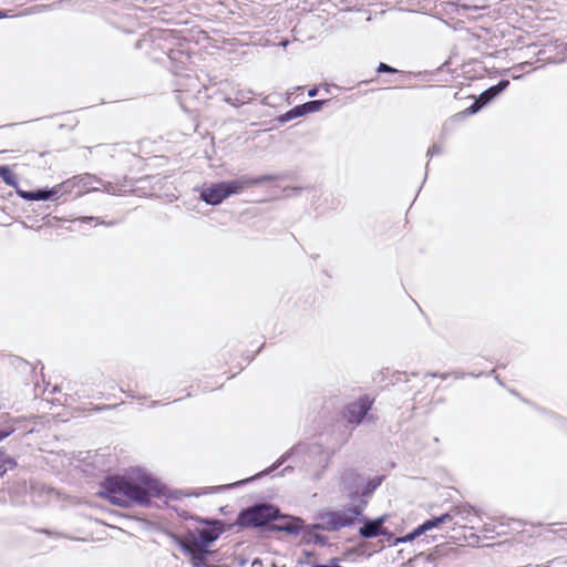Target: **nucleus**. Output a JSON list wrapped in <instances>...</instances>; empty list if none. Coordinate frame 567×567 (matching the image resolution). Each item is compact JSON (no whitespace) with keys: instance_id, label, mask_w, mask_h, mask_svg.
Instances as JSON below:
<instances>
[{"instance_id":"f257e3e1","label":"nucleus","mask_w":567,"mask_h":567,"mask_svg":"<svg viewBox=\"0 0 567 567\" xmlns=\"http://www.w3.org/2000/svg\"><path fill=\"white\" fill-rule=\"evenodd\" d=\"M100 494L121 507L146 506L153 497L165 495V486L150 473L138 470L127 476L107 477Z\"/></svg>"},{"instance_id":"f03ea898","label":"nucleus","mask_w":567,"mask_h":567,"mask_svg":"<svg viewBox=\"0 0 567 567\" xmlns=\"http://www.w3.org/2000/svg\"><path fill=\"white\" fill-rule=\"evenodd\" d=\"M383 480V475L369 476L354 468H346L340 476V491L352 506H360L364 512L372 494Z\"/></svg>"},{"instance_id":"7ed1b4c3","label":"nucleus","mask_w":567,"mask_h":567,"mask_svg":"<svg viewBox=\"0 0 567 567\" xmlns=\"http://www.w3.org/2000/svg\"><path fill=\"white\" fill-rule=\"evenodd\" d=\"M363 514L360 506H350L346 509L328 511L319 515V523L313 524V529H322L328 532L339 530L343 527H350L355 524L357 519Z\"/></svg>"},{"instance_id":"20e7f679","label":"nucleus","mask_w":567,"mask_h":567,"mask_svg":"<svg viewBox=\"0 0 567 567\" xmlns=\"http://www.w3.org/2000/svg\"><path fill=\"white\" fill-rule=\"evenodd\" d=\"M280 516L279 509L269 504H257L238 514L236 525L239 527H261Z\"/></svg>"},{"instance_id":"39448f33","label":"nucleus","mask_w":567,"mask_h":567,"mask_svg":"<svg viewBox=\"0 0 567 567\" xmlns=\"http://www.w3.org/2000/svg\"><path fill=\"white\" fill-rule=\"evenodd\" d=\"M64 193H71L74 188H79V195L87 192L100 190V186H103L104 190L111 192V184H104L102 179L91 174H83L73 176L62 183Z\"/></svg>"},{"instance_id":"423d86ee","label":"nucleus","mask_w":567,"mask_h":567,"mask_svg":"<svg viewBox=\"0 0 567 567\" xmlns=\"http://www.w3.org/2000/svg\"><path fill=\"white\" fill-rule=\"evenodd\" d=\"M442 518L441 525L452 523L453 526H465L473 523L476 517V512L467 504H462L452 507L447 513L437 516Z\"/></svg>"},{"instance_id":"0eeeda50","label":"nucleus","mask_w":567,"mask_h":567,"mask_svg":"<svg viewBox=\"0 0 567 567\" xmlns=\"http://www.w3.org/2000/svg\"><path fill=\"white\" fill-rule=\"evenodd\" d=\"M374 400L369 395H362L357 401L347 405L344 419L348 423L359 425L371 410Z\"/></svg>"},{"instance_id":"6e6552de","label":"nucleus","mask_w":567,"mask_h":567,"mask_svg":"<svg viewBox=\"0 0 567 567\" xmlns=\"http://www.w3.org/2000/svg\"><path fill=\"white\" fill-rule=\"evenodd\" d=\"M203 522L209 527L198 530V540L202 547H209L223 534L224 523L218 519H204Z\"/></svg>"},{"instance_id":"1a4fd4ad","label":"nucleus","mask_w":567,"mask_h":567,"mask_svg":"<svg viewBox=\"0 0 567 567\" xmlns=\"http://www.w3.org/2000/svg\"><path fill=\"white\" fill-rule=\"evenodd\" d=\"M386 520V516H380L375 519H368L363 516V514L357 519V522H362V526L359 529V535L362 538H373L379 535H384L385 529L383 528V524Z\"/></svg>"},{"instance_id":"9d476101","label":"nucleus","mask_w":567,"mask_h":567,"mask_svg":"<svg viewBox=\"0 0 567 567\" xmlns=\"http://www.w3.org/2000/svg\"><path fill=\"white\" fill-rule=\"evenodd\" d=\"M228 196L223 182L204 187L200 192V199L212 206L219 205Z\"/></svg>"},{"instance_id":"9b49d317","label":"nucleus","mask_w":567,"mask_h":567,"mask_svg":"<svg viewBox=\"0 0 567 567\" xmlns=\"http://www.w3.org/2000/svg\"><path fill=\"white\" fill-rule=\"evenodd\" d=\"M174 538L179 548L187 555L196 553L199 549V547H202V544L198 540V536L194 535L193 533L186 535L185 538H181L177 536H175Z\"/></svg>"},{"instance_id":"f8f14e48","label":"nucleus","mask_w":567,"mask_h":567,"mask_svg":"<svg viewBox=\"0 0 567 567\" xmlns=\"http://www.w3.org/2000/svg\"><path fill=\"white\" fill-rule=\"evenodd\" d=\"M227 196L237 195L243 193L245 189L250 188L248 176L243 175L236 179L223 182Z\"/></svg>"},{"instance_id":"ddd939ff","label":"nucleus","mask_w":567,"mask_h":567,"mask_svg":"<svg viewBox=\"0 0 567 567\" xmlns=\"http://www.w3.org/2000/svg\"><path fill=\"white\" fill-rule=\"evenodd\" d=\"M508 85H509L508 80H501L496 85H493V86L486 89L484 92H482L478 97L483 102V104L487 105L496 96H498L503 91H505Z\"/></svg>"},{"instance_id":"4468645a","label":"nucleus","mask_w":567,"mask_h":567,"mask_svg":"<svg viewBox=\"0 0 567 567\" xmlns=\"http://www.w3.org/2000/svg\"><path fill=\"white\" fill-rule=\"evenodd\" d=\"M64 189L62 183L59 185H55L54 187L50 189H38L33 190V200H55L62 195H64Z\"/></svg>"},{"instance_id":"2eb2a0df","label":"nucleus","mask_w":567,"mask_h":567,"mask_svg":"<svg viewBox=\"0 0 567 567\" xmlns=\"http://www.w3.org/2000/svg\"><path fill=\"white\" fill-rule=\"evenodd\" d=\"M303 528V520L299 517H289L284 524L274 525V530L285 532L290 535H298Z\"/></svg>"},{"instance_id":"dca6fc26","label":"nucleus","mask_w":567,"mask_h":567,"mask_svg":"<svg viewBox=\"0 0 567 567\" xmlns=\"http://www.w3.org/2000/svg\"><path fill=\"white\" fill-rule=\"evenodd\" d=\"M252 99V92L250 90H240L236 92L235 97L225 96L224 101L235 107H238Z\"/></svg>"},{"instance_id":"f3484780","label":"nucleus","mask_w":567,"mask_h":567,"mask_svg":"<svg viewBox=\"0 0 567 567\" xmlns=\"http://www.w3.org/2000/svg\"><path fill=\"white\" fill-rule=\"evenodd\" d=\"M441 520H442V518H439V517H433L431 519L425 520L423 524H421L420 526H417L415 529H413L411 532L412 537L416 538V537L421 536L422 534H424L425 532L441 526Z\"/></svg>"},{"instance_id":"a211bd4d","label":"nucleus","mask_w":567,"mask_h":567,"mask_svg":"<svg viewBox=\"0 0 567 567\" xmlns=\"http://www.w3.org/2000/svg\"><path fill=\"white\" fill-rule=\"evenodd\" d=\"M17 466V461L0 449V477Z\"/></svg>"},{"instance_id":"6ab92c4d","label":"nucleus","mask_w":567,"mask_h":567,"mask_svg":"<svg viewBox=\"0 0 567 567\" xmlns=\"http://www.w3.org/2000/svg\"><path fill=\"white\" fill-rule=\"evenodd\" d=\"M293 452V449H291L290 451L286 452L276 463H274L269 468L260 472L259 474L252 476L251 478H248V480H244V481H240L238 483H236L235 485H240V484H244L248 481H252L255 480L256 477H259V476H262V475H267L271 472H274L276 468H278Z\"/></svg>"},{"instance_id":"aec40b11","label":"nucleus","mask_w":567,"mask_h":567,"mask_svg":"<svg viewBox=\"0 0 567 567\" xmlns=\"http://www.w3.org/2000/svg\"><path fill=\"white\" fill-rule=\"evenodd\" d=\"M0 177L8 186L17 187L18 178L10 167L0 166Z\"/></svg>"},{"instance_id":"412c9836","label":"nucleus","mask_w":567,"mask_h":567,"mask_svg":"<svg viewBox=\"0 0 567 567\" xmlns=\"http://www.w3.org/2000/svg\"><path fill=\"white\" fill-rule=\"evenodd\" d=\"M302 107L303 106L301 104L300 105H296L295 107H292L291 110H289L288 112H286L281 116H279V118H278L279 122L286 123V122H289V121H291L293 118L303 116L305 115V110Z\"/></svg>"},{"instance_id":"4be33fe9","label":"nucleus","mask_w":567,"mask_h":567,"mask_svg":"<svg viewBox=\"0 0 567 567\" xmlns=\"http://www.w3.org/2000/svg\"><path fill=\"white\" fill-rule=\"evenodd\" d=\"M317 529H313L312 526L306 533L305 538L308 543H315L320 546H324L328 544V538L324 535L316 533Z\"/></svg>"},{"instance_id":"5701e85b","label":"nucleus","mask_w":567,"mask_h":567,"mask_svg":"<svg viewBox=\"0 0 567 567\" xmlns=\"http://www.w3.org/2000/svg\"><path fill=\"white\" fill-rule=\"evenodd\" d=\"M278 178H279L278 175L265 174V175H260V176H256V177L248 176V182H249L250 187H252V186H257V185H260L264 183L277 181Z\"/></svg>"},{"instance_id":"b1692460","label":"nucleus","mask_w":567,"mask_h":567,"mask_svg":"<svg viewBox=\"0 0 567 567\" xmlns=\"http://www.w3.org/2000/svg\"><path fill=\"white\" fill-rule=\"evenodd\" d=\"M324 103H326V101H323V100H313V101L306 102L301 105L303 106L302 109L305 110V115H306L308 113L318 112Z\"/></svg>"},{"instance_id":"393cba45","label":"nucleus","mask_w":567,"mask_h":567,"mask_svg":"<svg viewBox=\"0 0 567 567\" xmlns=\"http://www.w3.org/2000/svg\"><path fill=\"white\" fill-rule=\"evenodd\" d=\"M189 556H190V563H192L193 567H207L206 559L203 556H200L196 553L190 554Z\"/></svg>"},{"instance_id":"a878e982","label":"nucleus","mask_w":567,"mask_h":567,"mask_svg":"<svg viewBox=\"0 0 567 567\" xmlns=\"http://www.w3.org/2000/svg\"><path fill=\"white\" fill-rule=\"evenodd\" d=\"M485 104L477 97L475 102L466 110L468 114H475L477 113L482 107H484Z\"/></svg>"},{"instance_id":"bb28decb","label":"nucleus","mask_w":567,"mask_h":567,"mask_svg":"<svg viewBox=\"0 0 567 567\" xmlns=\"http://www.w3.org/2000/svg\"><path fill=\"white\" fill-rule=\"evenodd\" d=\"M377 71L379 73H395L396 69L388 65L386 63L380 62L379 65H378Z\"/></svg>"},{"instance_id":"cd10ccee","label":"nucleus","mask_w":567,"mask_h":567,"mask_svg":"<svg viewBox=\"0 0 567 567\" xmlns=\"http://www.w3.org/2000/svg\"><path fill=\"white\" fill-rule=\"evenodd\" d=\"M443 152V147L441 145L434 144L427 151V156L432 157L434 155L441 154Z\"/></svg>"},{"instance_id":"c85d7f7f","label":"nucleus","mask_w":567,"mask_h":567,"mask_svg":"<svg viewBox=\"0 0 567 567\" xmlns=\"http://www.w3.org/2000/svg\"><path fill=\"white\" fill-rule=\"evenodd\" d=\"M18 195L25 200H33V190H20L18 189Z\"/></svg>"},{"instance_id":"c756f323","label":"nucleus","mask_w":567,"mask_h":567,"mask_svg":"<svg viewBox=\"0 0 567 567\" xmlns=\"http://www.w3.org/2000/svg\"><path fill=\"white\" fill-rule=\"evenodd\" d=\"M445 555V549L441 547H435V549L429 555L430 559H436L440 556Z\"/></svg>"},{"instance_id":"7c9ffc66","label":"nucleus","mask_w":567,"mask_h":567,"mask_svg":"<svg viewBox=\"0 0 567 567\" xmlns=\"http://www.w3.org/2000/svg\"><path fill=\"white\" fill-rule=\"evenodd\" d=\"M81 220H82V221L96 220L99 224L106 225V226H112V225H114V223H113V221L105 223V221L99 220V218H94V217H92V216L83 217V218H81Z\"/></svg>"},{"instance_id":"2f4dec72","label":"nucleus","mask_w":567,"mask_h":567,"mask_svg":"<svg viewBox=\"0 0 567 567\" xmlns=\"http://www.w3.org/2000/svg\"><path fill=\"white\" fill-rule=\"evenodd\" d=\"M414 539H415V538H414V537H412V533H409V534H406V535H405V536H403V537L396 538V539H395V544H398V543H405V542H412V540H414Z\"/></svg>"},{"instance_id":"473e14b6","label":"nucleus","mask_w":567,"mask_h":567,"mask_svg":"<svg viewBox=\"0 0 567 567\" xmlns=\"http://www.w3.org/2000/svg\"><path fill=\"white\" fill-rule=\"evenodd\" d=\"M196 554L203 556L206 559L207 556L212 554V551L209 550V547H199Z\"/></svg>"},{"instance_id":"72a5a7b5","label":"nucleus","mask_w":567,"mask_h":567,"mask_svg":"<svg viewBox=\"0 0 567 567\" xmlns=\"http://www.w3.org/2000/svg\"><path fill=\"white\" fill-rule=\"evenodd\" d=\"M12 433V430H0V442L8 437Z\"/></svg>"},{"instance_id":"f704fd0d","label":"nucleus","mask_w":567,"mask_h":567,"mask_svg":"<svg viewBox=\"0 0 567 567\" xmlns=\"http://www.w3.org/2000/svg\"><path fill=\"white\" fill-rule=\"evenodd\" d=\"M529 63L528 62H525V63H519L517 65H515L513 69L514 70H523L525 65H528Z\"/></svg>"},{"instance_id":"c9c22d12","label":"nucleus","mask_w":567,"mask_h":567,"mask_svg":"<svg viewBox=\"0 0 567 567\" xmlns=\"http://www.w3.org/2000/svg\"><path fill=\"white\" fill-rule=\"evenodd\" d=\"M317 92H318V90H317L316 87H313V89H311V90H309V91H308V95H309V96H311V97H312V96H316V95H317Z\"/></svg>"},{"instance_id":"e433bc0d","label":"nucleus","mask_w":567,"mask_h":567,"mask_svg":"<svg viewBox=\"0 0 567 567\" xmlns=\"http://www.w3.org/2000/svg\"><path fill=\"white\" fill-rule=\"evenodd\" d=\"M512 78H513L514 80H519V79L522 78V75H520V74H518V72H515V74H512Z\"/></svg>"},{"instance_id":"4c0bfd02","label":"nucleus","mask_w":567,"mask_h":567,"mask_svg":"<svg viewBox=\"0 0 567 567\" xmlns=\"http://www.w3.org/2000/svg\"><path fill=\"white\" fill-rule=\"evenodd\" d=\"M512 78H513L514 80H519V79L522 78V75H520V74H518V72H515V74H512Z\"/></svg>"},{"instance_id":"58836bf2","label":"nucleus","mask_w":567,"mask_h":567,"mask_svg":"<svg viewBox=\"0 0 567 567\" xmlns=\"http://www.w3.org/2000/svg\"><path fill=\"white\" fill-rule=\"evenodd\" d=\"M450 374L449 373H442L440 374L439 377L442 379V380H445Z\"/></svg>"},{"instance_id":"ea45409f","label":"nucleus","mask_w":567,"mask_h":567,"mask_svg":"<svg viewBox=\"0 0 567 567\" xmlns=\"http://www.w3.org/2000/svg\"><path fill=\"white\" fill-rule=\"evenodd\" d=\"M453 375H454V378H455V379H460V378H462V377H463V374H460V373H456V372H455V373H453Z\"/></svg>"},{"instance_id":"a19ab883","label":"nucleus","mask_w":567,"mask_h":567,"mask_svg":"<svg viewBox=\"0 0 567 567\" xmlns=\"http://www.w3.org/2000/svg\"><path fill=\"white\" fill-rule=\"evenodd\" d=\"M109 408H110V406H100V408H97L96 410L102 411V410H105V409H109Z\"/></svg>"},{"instance_id":"79ce46f5","label":"nucleus","mask_w":567,"mask_h":567,"mask_svg":"<svg viewBox=\"0 0 567 567\" xmlns=\"http://www.w3.org/2000/svg\"><path fill=\"white\" fill-rule=\"evenodd\" d=\"M157 404H158V402H157V401H153V402H152V404H151V406H155V405H157Z\"/></svg>"},{"instance_id":"37998d69","label":"nucleus","mask_w":567,"mask_h":567,"mask_svg":"<svg viewBox=\"0 0 567 567\" xmlns=\"http://www.w3.org/2000/svg\"><path fill=\"white\" fill-rule=\"evenodd\" d=\"M429 375H431V377H437V374H436V373H429Z\"/></svg>"},{"instance_id":"c03bdc74","label":"nucleus","mask_w":567,"mask_h":567,"mask_svg":"<svg viewBox=\"0 0 567 567\" xmlns=\"http://www.w3.org/2000/svg\"><path fill=\"white\" fill-rule=\"evenodd\" d=\"M3 17H6V14L0 11V18H3Z\"/></svg>"}]
</instances>
